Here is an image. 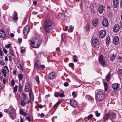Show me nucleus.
Returning <instances> with one entry per match:
<instances>
[{
    "label": "nucleus",
    "mask_w": 122,
    "mask_h": 122,
    "mask_svg": "<svg viewBox=\"0 0 122 122\" xmlns=\"http://www.w3.org/2000/svg\"><path fill=\"white\" fill-rule=\"evenodd\" d=\"M17 16L18 14L17 12L15 11H14L13 14V19L15 20H18V17Z\"/></svg>",
    "instance_id": "nucleus-20"
},
{
    "label": "nucleus",
    "mask_w": 122,
    "mask_h": 122,
    "mask_svg": "<svg viewBox=\"0 0 122 122\" xmlns=\"http://www.w3.org/2000/svg\"><path fill=\"white\" fill-rule=\"evenodd\" d=\"M98 21V20L97 19H94L92 22L93 25L94 26L96 27L97 24V22Z\"/></svg>",
    "instance_id": "nucleus-24"
},
{
    "label": "nucleus",
    "mask_w": 122,
    "mask_h": 122,
    "mask_svg": "<svg viewBox=\"0 0 122 122\" xmlns=\"http://www.w3.org/2000/svg\"><path fill=\"white\" fill-rule=\"evenodd\" d=\"M104 85L105 87V91H107V82H105L104 83Z\"/></svg>",
    "instance_id": "nucleus-31"
},
{
    "label": "nucleus",
    "mask_w": 122,
    "mask_h": 122,
    "mask_svg": "<svg viewBox=\"0 0 122 122\" xmlns=\"http://www.w3.org/2000/svg\"><path fill=\"white\" fill-rule=\"evenodd\" d=\"M55 73L54 72H51L48 75V78L50 80H52L54 79L55 77Z\"/></svg>",
    "instance_id": "nucleus-8"
},
{
    "label": "nucleus",
    "mask_w": 122,
    "mask_h": 122,
    "mask_svg": "<svg viewBox=\"0 0 122 122\" xmlns=\"http://www.w3.org/2000/svg\"><path fill=\"white\" fill-rule=\"evenodd\" d=\"M95 114L96 116L97 117H99L100 114V113H99L97 111L96 112Z\"/></svg>",
    "instance_id": "nucleus-51"
},
{
    "label": "nucleus",
    "mask_w": 122,
    "mask_h": 122,
    "mask_svg": "<svg viewBox=\"0 0 122 122\" xmlns=\"http://www.w3.org/2000/svg\"><path fill=\"white\" fill-rule=\"evenodd\" d=\"M118 61L120 62H122V57L121 56H119L118 57Z\"/></svg>",
    "instance_id": "nucleus-45"
},
{
    "label": "nucleus",
    "mask_w": 122,
    "mask_h": 122,
    "mask_svg": "<svg viewBox=\"0 0 122 122\" xmlns=\"http://www.w3.org/2000/svg\"><path fill=\"white\" fill-rule=\"evenodd\" d=\"M98 59L100 63L103 66L106 64L105 59L103 58V56L102 55H101L99 57Z\"/></svg>",
    "instance_id": "nucleus-5"
},
{
    "label": "nucleus",
    "mask_w": 122,
    "mask_h": 122,
    "mask_svg": "<svg viewBox=\"0 0 122 122\" xmlns=\"http://www.w3.org/2000/svg\"><path fill=\"white\" fill-rule=\"evenodd\" d=\"M30 31L29 26L27 25L24 28L23 33L25 35H27Z\"/></svg>",
    "instance_id": "nucleus-11"
},
{
    "label": "nucleus",
    "mask_w": 122,
    "mask_h": 122,
    "mask_svg": "<svg viewBox=\"0 0 122 122\" xmlns=\"http://www.w3.org/2000/svg\"><path fill=\"white\" fill-rule=\"evenodd\" d=\"M120 84L118 83H114L112 85L113 89L115 91L119 90L120 89Z\"/></svg>",
    "instance_id": "nucleus-6"
},
{
    "label": "nucleus",
    "mask_w": 122,
    "mask_h": 122,
    "mask_svg": "<svg viewBox=\"0 0 122 122\" xmlns=\"http://www.w3.org/2000/svg\"><path fill=\"white\" fill-rule=\"evenodd\" d=\"M15 83L14 80V79H12L11 80V85L12 86H14V85L15 84Z\"/></svg>",
    "instance_id": "nucleus-41"
},
{
    "label": "nucleus",
    "mask_w": 122,
    "mask_h": 122,
    "mask_svg": "<svg viewBox=\"0 0 122 122\" xmlns=\"http://www.w3.org/2000/svg\"><path fill=\"white\" fill-rule=\"evenodd\" d=\"M6 36L4 31L2 29L0 30V37L1 38H4Z\"/></svg>",
    "instance_id": "nucleus-15"
},
{
    "label": "nucleus",
    "mask_w": 122,
    "mask_h": 122,
    "mask_svg": "<svg viewBox=\"0 0 122 122\" xmlns=\"http://www.w3.org/2000/svg\"><path fill=\"white\" fill-rule=\"evenodd\" d=\"M10 117L12 119H14L16 116V113H14L13 114H10L9 115Z\"/></svg>",
    "instance_id": "nucleus-26"
},
{
    "label": "nucleus",
    "mask_w": 122,
    "mask_h": 122,
    "mask_svg": "<svg viewBox=\"0 0 122 122\" xmlns=\"http://www.w3.org/2000/svg\"><path fill=\"white\" fill-rule=\"evenodd\" d=\"M104 9V7L103 5H100L98 9V10L99 13L100 14H102L103 12Z\"/></svg>",
    "instance_id": "nucleus-12"
},
{
    "label": "nucleus",
    "mask_w": 122,
    "mask_h": 122,
    "mask_svg": "<svg viewBox=\"0 0 122 122\" xmlns=\"http://www.w3.org/2000/svg\"><path fill=\"white\" fill-rule=\"evenodd\" d=\"M65 16L64 15L61 13L58 14V17L60 20H63L65 17Z\"/></svg>",
    "instance_id": "nucleus-19"
},
{
    "label": "nucleus",
    "mask_w": 122,
    "mask_h": 122,
    "mask_svg": "<svg viewBox=\"0 0 122 122\" xmlns=\"http://www.w3.org/2000/svg\"><path fill=\"white\" fill-rule=\"evenodd\" d=\"M4 54L2 51V50L0 48V56H3Z\"/></svg>",
    "instance_id": "nucleus-37"
},
{
    "label": "nucleus",
    "mask_w": 122,
    "mask_h": 122,
    "mask_svg": "<svg viewBox=\"0 0 122 122\" xmlns=\"http://www.w3.org/2000/svg\"><path fill=\"white\" fill-rule=\"evenodd\" d=\"M116 57V56L115 55L114 53L112 54L110 57L111 61H114L115 60Z\"/></svg>",
    "instance_id": "nucleus-23"
},
{
    "label": "nucleus",
    "mask_w": 122,
    "mask_h": 122,
    "mask_svg": "<svg viewBox=\"0 0 122 122\" xmlns=\"http://www.w3.org/2000/svg\"><path fill=\"white\" fill-rule=\"evenodd\" d=\"M64 85L66 87L69 85V84L67 82H65L64 83Z\"/></svg>",
    "instance_id": "nucleus-56"
},
{
    "label": "nucleus",
    "mask_w": 122,
    "mask_h": 122,
    "mask_svg": "<svg viewBox=\"0 0 122 122\" xmlns=\"http://www.w3.org/2000/svg\"><path fill=\"white\" fill-rule=\"evenodd\" d=\"M3 51L6 54L7 53V51L6 49L5 48L3 49Z\"/></svg>",
    "instance_id": "nucleus-58"
},
{
    "label": "nucleus",
    "mask_w": 122,
    "mask_h": 122,
    "mask_svg": "<svg viewBox=\"0 0 122 122\" xmlns=\"http://www.w3.org/2000/svg\"><path fill=\"white\" fill-rule=\"evenodd\" d=\"M106 34V31L104 30H102L99 31V35L100 37L102 38L105 36Z\"/></svg>",
    "instance_id": "nucleus-7"
},
{
    "label": "nucleus",
    "mask_w": 122,
    "mask_h": 122,
    "mask_svg": "<svg viewBox=\"0 0 122 122\" xmlns=\"http://www.w3.org/2000/svg\"><path fill=\"white\" fill-rule=\"evenodd\" d=\"M20 114L24 116H27L29 115V114H27V113L22 110H20Z\"/></svg>",
    "instance_id": "nucleus-21"
},
{
    "label": "nucleus",
    "mask_w": 122,
    "mask_h": 122,
    "mask_svg": "<svg viewBox=\"0 0 122 122\" xmlns=\"http://www.w3.org/2000/svg\"><path fill=\"white\" fill-rule=\"evenodd\" d=\"M69 66L71 68H73L74 67V65L73 63H70L69 64Z\"/></svg>",
    "instance_id": "nucleus-48"
},
{
    "label": "nucleus",
    "mask_w": 122,
    "mask_h": 122,
    "mask_svg": "<svg viewBox=\"0 0 122 122\" xmlns=\"http://www.w3.org/2000/svg\"><path fill=\"white\" fill-rule=\"evenodd\" d=\"M17 87L18 86L17 85H15L14 87V91L15 92H17Z\"/></svg>",
    "instance_id": "nucleus-50"
},
{
    "label": "nucleus",
    "mask_w": 122,
    "mask_h": 122,
    "mask_svg": "<svg viewBox=\"0 0 122 122\" xmlns=\"http://www.w3.org/2000/svg\"><path fill=\"white\" fill-rule=\"evenodd\" d=\"M38 13L37 12H36L35 11H33L32 12V14L34 15H36V14Z\"/></svg>",
    "instance_id": "nucleus-61"
},
{
    "label": "nucleus",
    "mask_w": 122,
    "mask_h": 122,
    "mask_svg": "<svg viewBox=\"0 0 122 122\" xmlns=\"http://www.w3.org/2000/svg\"><path fill=\"white\" fill-rule=\"evenodd\" d=\"M22 97L24 100H25L26 97V95L24 93H23L22 94Z\"/></svg>",
    "instance_id": "nucleus-43"
},
{
    "label": "nucleus",
    "mask_w": 122,
    "mask_h": 122,
    "mask_svg": "<svg viewBox=\"0 0 122 122\" xmlns=\"http://www.w3.org/2000/svg\"><path fill=\"white\" fill-rule=\"evenodd\" d=\"M9 70L8 67L5 66H4V68L2 70V73H8L9 72Z\"/></svg>",
    "instance_id": "nucleus-18"
},
{
    "label": "nucleus",
    "mask_w": 122,
    "mask_h": 122,
    "mask_svg": "<svg viewBox=\"0 0 122 122\" xmlns=\"http://www.w3.org/2000/svg\"><path fill=\"white\" fill-rule=\"evenodd\" d=\"M19 90L20 92H21L22 88V87L21 85H19Z\"/></svg>",
    "instance_id": "nucleus-52"
},
{
    "label": "nucleus",
    "mask_w": 122,
    "mask_h": 122,
    "mask_svg": "<svg viewBox=\"0 0 122 122\" xmlns=\"http://www.w3.org/2000/svg\"><path fill=\"white\" fill-rule=\"evenodd\" d=\"M72 95H73L74 96L73 97H76V93L75 92H72Z\"/></svg>",
    "instance_id": "nucleus-57"
},
{
    "label": "nucleus",
    "mask_w": 122,
    "mask_h": 122,
    "mask_svg": "<svg viewBox=\"0 0 122 122\" xmlns=\"http://www.w3.org/2000/svg\"><path fill=\"white\" fill-rule=\"evenodd\" d=\"M119 38L118 36H116L115 37L113 40L114 44L115 45H117L118 44Z\"/></svg>",
    "instance_id": "nucleus-16"
},
{
    "label": "nucleus",
    "mask_w": 122,
    "mask_h": 122,
    "mask_svg": "<svg viewBox=\"0 0 122 122\" xmlns=\"http://www.w3.org/2000/svg\"><path fill=\"white\" fill-rule=\"evenodd\" d=\"M54 96L56 97H58L59 96V93L58 92H55L54 94Z\"/></svg>",
    "instance_id": "nucleus-42"
},
{
    "label": "nucleus",
    "mask_w": 122,
    "mask_h": 122,
    "mask_svg": "<svg viewBox=\"0 0 122 122\" xmlns=\"http://www.w3.org/2000/svg\"><path fill=\"white\" fill-rule=\"evenodd\" d=\"M118 74L120 76H122V70L119 69L118 71Z\"/></svg>",
    "instance_id": "nucleus-32"
},
{
    "label": "nucleus",
    "mask_w": 122,
    "mask_h": 122,
    "mask_svg": "<svg viewBox=\"0 0 122 122\" xmlns=\"http://www.w3.org/2000/svg\"><path fill=\"white\" fill-rule=\"evenodd\" d=\"M0 63L1 65L2 66H4L5 65L4 62L3 61H0Z\"/></svg>",
    "instance_id": "nucleus-54"
},
{
    "label": "nucleus",
    "mask_w": 122,
    "mask_h": 122,
    "mask_svg": "<svg viewBox=\"0 0 122 122\" xmlns=\"http://www.w3.org/2000/svg\"><path fill=\"white\" fill-rule=\"evenodd\" d=\"M30 91L29 93L30 98V99H31V97L32 95V91L31 89L30 90Z\"/></svg>",
    "instance_id": "nucleus-53"
},
{
    "label": "nucleus",
    "mask_w": 122,
    "mask_h": 122,
    "mask_svg": "<svg viewBox=\"0 0 122 122\" xmlns=\"http://www.w3.org/2000/svg\"><path fill=\"white\" fill-rule=\"evenodd\" d=\"M36 80L37 82L38 83H40V81L39 80V77L38 75H36Z\"/></svg>",
    "instance_id": "nucleus-34"
},
{
    "label": "nucleus",
    "mask_w": 122,
    "mask_h": 122,
    "mask_svg": "<svg viewBox=\"0 0 122 122\" xmlns=\"http://www.w3.org/2000/svg\"><path fill=\"white\" fill-rule=\"evenodd\" d=\"M113 16V14L112 13H110L109 14V17H111Z\"/></svg>",
    "instance_id": "nucleus-59"
},
{
    "label": "nucleus",
    "mask_w": 122,
    "mask_h": 122,
    "mask_svg": "<svg viewBox=\"0 0 122 122\" xmlns=\"http://www.w3.org/2000/svg\"><path fill=\"white\" fill-rule=\"evenodd\" d=\"M95 97L98 101H102L104 98V94L101 91H97L96 92Z\"/></svg>",
    "instance_id": "nucleus-3"
},
{
    "label": "nucleus",
    "mask_w": 122,
    "mask_h": 122,
    "mask_svg": "<svg viewBox=\"0 0 122 122\" xmlns=\"http://www.w3.org/2000/svg\"><path fill=\"white\" fill-rule=\"evenodd\" d=\"M70 30H72L74 29V26L72 25H70Z\"/></svg>",
    "instance_id": "nucleus-60"
},
{
    "label": "nucleus",
    "mask_w": 122,
    "mask_h": 122,
    "mask_svg": "<svg viewBox=\"0 0 122 122\" xmlns=\"http://www.w3.org/2000/svg\"><path fill=\"white\" fill-rule=\"evenodd\" d=\"M28 41L29 44L34 48H38L40 45L39 40L36 37H33L31 40H29Z\"/></svg>",
    "instance_id": "nucleus-2"
},
{
    "label": "nucleus",
    "mask_w": 122,
    "mask_h": 122,
    "mask_svg": "<svg viewBox=\"0 0 122 122\" xmlns=\"http://www.w3.org/2000/svg\"><path fill=\"white\" fill-rule=\"evenodd\" d=\"M14 113H16L15 112V110L14 109H12L10 110L9 112V115L10 114H13Z\"/></svg>",
    "instance_id": "nucleus-29"
},
{
    "label": "nucleus",
    "mask_w": 122,
    "mask_h": 122,
    "mask_svg": "<svg viewBox=\"0 0 122 122\" xmlns=\"http://www.w3.org/2000/svg\"><path fill=\"white\" fill-rule=\"evenodd\" d=\"M92 46L96 47L99 44V42L96 37H94L92 39Z\"/></svg>",
    "instance_id": "nucleus-4"
},
{
    "label": "nucleus",
    "mask_w": 122,
    "mask_h": 122,
    "mask_svg": "<svg viewBox=\"0 0 122 122\" xmlns=\"http://www.w3.org/2000/svg\"><path fill=\"white\" fill-rule=\"evenodd\" d=\"M61 102H62L60 101H58L57 103L54 105V108H56L58 105L61 103Z\"/></svg>",
    "instance_id": "nucleus-27"
},
{
    "label": "nucleus",
    "mask_w": 122,
    "mask_h": 122,
    "mask_svg": "<svg viewBox=\"0 0 122 122\" xmlns=\"http://www.w3.org/2000/svg\"><path fill=\"white\" fill-rule=\"evenodd\" d=\"M28 116L26 118V119L29 122H30L31 121L30 117L29 116V114L28 115Z\"/></svg>",
    "instance_id": "nucleus-39"
},
{
    "label": "nucleus",
    "mask_w": 122,
    "mask_h": 122,
    "mask_svg": "<svg viewBox=\"0 0 122 122\" xmlns=\"http://www.w3.org/2000/svg\"><path fill=\"white\" fill-rule=\"evenodd\" d=\"M110 112L106 113L104 115L103 117V119L104 121L108 120L111 117Z\"/></svg>",
    "instance_id": "nucleus-9"
},
{
    "label": "nucleus",
    "mask_w": 122,
    "mask_h": 122,
    "mask_svg": "<svg viewBox=\"0 0 122 122\" xmlns=\"http://www.w3.org/2000/svg\"><path fill=\"white\" fill-rule=\"evenodd\" d=\"M94 3H92L90 6V8L91 10L94 9Z\"/></svg>",
    "instance_id": "nucleus-35"
},
{
    "label": "nucleus",
    "mask_w": 122,
    "mask_h": 122,
    "mask_svg": "<svg viewBox=\"0 0 122 122\" xmlns=\"http://www.w3.org/2000/svg\"><path fill=\"white\" fill-rule=\"evenodd\" d=\"M77 56H76L75 55L73 56L74 58V61L75 62H76L77 61V60L76 59Z\"/></svg>",
    "instance_id": "nucleus-44"
},
{
    "label": "nucleus",
    "mask_w": 122,
    "mask_h": 122,
    "mask_svg": "<svg viewBox=\"0 0 122 122\" xmlns=\"http://www.w3.org/2000/svg\"><path fill=\"white\" fill-rule=\"evenodd\" d=\"M110 40V37L108 36L106 38V43L108 45L109 44Z\"/></svg>",
    "instance_id": "nucleus-30"
},
{
    "label": "nucleus",
    "mask_w": 122,
    "mask_h": 122,
    "mask_svg": "<svg viewBox=\"0 0 122 122\" xmlns=\"http://www.w3.org/2000/svg\"><path fill=\"white\" fill-rule=\"evenodd\" d=\"M111 117H112V118L113 119H115L116 118V114L114 112H110Z\"/></svg>",
    "instance_id": "nucleus-22"
},
{
    "label": "nucleus",
    "mask_w": 122,
    "mask_h": 122,
    "mask_svg": "<svg viewBox=\"0 0 122 122\" xmlns=\"http://www.w3.org/2000/svg\"><path fill=\"white\" fill-rule=\"evenodd\" d=\"M44 26L45 30L47 33L50 32L53 29V22L50 19L46 20L45 22Z\"/></svg>",
    "instance_id": "nucleus-1"
},
{
    "label": "nucleus",
    "mask_w": 122,
    "mask_h": 122,
    "mask_svg": "<svg viewBox=\"0 0 122 122\" xmlns=\"http://www.w3.org/2000/svg\"><path fill=\"white\" fill-rule=\"evenodd\" d=\"M18 78L19 80H22L23 78L22 75L21 74H19L18 75Z\"/></svg>",
    "instance_id": "nucleus-36"
},
{
    "label": "nucleus",
    "mask_w": 122,
    "mask_h": 122,
    "mask_svg": "<svg viewBox=\"0 0 122 122\" xmlns=\"http://www.w3.org/2000/svg\"><path fill=\"white\" fill-rule=\"evenodd\" d=\"M120 6L121 8H122V0H121L120 1Z\"/></svg>",
    "instance_id": "nucleus-64"
},
{
    "label": "nucleus",
    "mask_w": 122,
    "mask_h": 122,
    "mask_svg": "<svg viewBox=\"0 0 122 122\" xmlns=\"http://www.w3.org/2000/svg\"><path fill=\"white\" fill-rule=\"evenodd\" d=\"M10 44H8L5 46V47L7 48H10Z\"/></svg>",
    "instance_id": "nucleus-55"
},
{
    "label": "nucleus",
    "mask_w": 122,
    "mask_h": 122,
    "mask_svg": "<svg viewBox=\"0 0 122 122\" xmlns=\"http://www.w3.org/2000/svg\"><path fill=\"white\" fill-rule=\"evenodd\" d=\"M29 84H27L25 86V90L26 92H28L29 90V86H28Z\"/></svg>",
    "instance_id": "nucleus-25"
},
{
    "label": "nucleus",
    "mask_w": 122,
    "mask_h": 122,
    "mask_svg": "<svg viewBox=\"0 0 122 122\" xmlns=\"http://www.w3.org/2000/svg\"><path fill=\"white\" fill-rule=\"evenodd\" d=\"M110 73L109 72L106 76V79L107 81H109V80L110 77Z\"/></svg>",
    "instance_id": "nucleus-28"
},
{
    "label": "nucleus",
    "mask_w": 122,
    "mask_h": 122,
    "mask_svg": "<svg viewBox=\"0 0 122 122\" xmlns=\"http://www.w3.org/2000/svg\"><path fill=\"white\" fill-rule=\"evenodd\" d=\"M120 28V27L119 24H116L114 26L113 30L114 32H117L119 30Z\"/></svg>",
    "instance_id": "nucleus-10"
},
{
    "label": "nucleus",
    "mask_w": 122,
    "mask_h": 122,
    "mask_svg": "<svg viewBox=\"0 0 122 122\" xmlns=\"http://www.w3.org/2000/svg\"><path fill=\"white\" fill-rule=\"evenodd\" d=\"M10 53L12 56H14V54L13 53V51L12 49H9Z\"/></svg>",
    "instance_id": "nucleus-38"
},
{
    "label": "nucleus",
    "mask_w": 122,
    "mask_h": 122,
    "mask_svg": "<svg viewBox=\"0 0 122 122\" xmlns=\"http://www.w3.org/2000/svg\"><path fill=\"white\" fill-rule=\"evenodd\" d=\"M45 67V66L43 65H41L39 66V68L41 69L44 68Z\"/></svg>",
    "instance_id": "nucleus-49"
},
{
    "label": "nucleus",
    "mask_w": 122,
    "mask_h": 122,
    "mask_svg": "<svg viewBox=\"0 0 122 122\" xmlns=\"http://www.w3.org/2000/svg\"><path fill=\"white\" fill-rule=\"evenodd\" d=\"M70 103L71 106L73 107H76L77 105V103L75 100H70Z\"/></svg>",
    "instance_id": "nucleus-13"
},
{
    "label": "nucleus",
    "mask_w": 122,
    "mask_h": 122,
    "mask_svg": "<svg viewBox=\"0 0 122 122\" xmlns=\"http://www.w3.org/2000/svg\"><path fill=\"white\" fill-rule=\"evenodd\" d=\"M19 66H18L19 67V68L21 70H23V67L22 66L21 64H19Z\"/></svg>",
    "instance_id": "nucleus-46"
},
{
    "label": "nucleus",
    "mask_w": 122,
    "mask_h": 122,
    "mask_svg": "<svg viewBox=\"0 0 122 122\" xmlns=\"http://www.w3.org/2000/svg\"><path fill=\"white\" fill-rule=\"evenodd\" d=\"M102 24L105 27H107L108 26V23L107 19L105 18L103 20Z\"/></svg>",
    "instance_id": "nucleus-14"
},
{
    "label": "nucleus",
    "mask_w": 122,
    "mask_h": 122,
    "mask_svg": "<svg viewBox=\"0 0 122 122\" xmlns=\"http://www.w3.org/2000/svg\"><path fill=\"white\" fill-rule=\"evenodd\" d=\"M113 3L115 8H117L119 5L118 0H113Z\"/></svg>",
    "instance_id": "nucleus-17"
},
{
    "label": "nucleus",
    "mask_w": 122,
    "mask_h": 122,
    "mask_svg": "<svg viewBox=\"0 0 122 122\" xmlns=\"http://www.w3.org/2000/svg\"><path fill=\"white\" fill-rule=\"evenodd\" d=\"M64 93H62L60 94H59V96L61 97H62L64 96Z\"/></svg>",
    "instance_id": "nucleus-62"
},
{
    "label": "nucleus",
    "mask_w": 122,
    "mask_h": 122,
    "mask_svg": "<svg viewBox=\"0 0 122 122\" xmlns=\"http://www.w3.org/2000/svg\"><path fill=\"white\" fill-rule=\"evenodd\" d=\"M89 26L87 25H86V31H87L89 30Z\"/></svg>",
    "instance_id": "nucleus-47"
},
{
    "label": "nucleus",
    "mask_w": 122,
    "mask_h": 122,
    "mask_svg": "<svg viewBox=\"0 0 122 122\" xmlns=\"http://www.w3.org/2000/svg\"><path fill=\"white\" fill-rule=\"evenodd\" d=\"M44 116V114L43 113H41V115L40 116L41 118L43 117Z\"/></svg>",
    "instance_id": "nucleus-63"
},
{
    "label": "nucleus",
    "mask_w": 122,
    "mask_h": 122,
    "mask_svg": "<svg viewBox=\"0 0 122 122\" xmlns=\"http://www.w3.org/2000/svg\"><path fill=\"white\" fill-rule=\"evenodd\" d=\"M21 106L23 107H24L25 106L26 103L24 102V100H22L21 101Z\"/></svg>",
    "instance_id": "nucleus-33"
},
{
    "label": "nucleus",
    "mask_w": 122,
    "mask_h": 122,
    "mask_svg": "<svg viewBox=\"0 0 122 122\" xmlns=\"http://www.w3.org/2000/svg\"><path fill=\"white\" fill-rule=\"evenodd\" d=\"M93 117V115L92 114H90L87 117V119L88 120L91 119Z\"/></svg>",
    "instance_id": "nucleus-40"
}]
</instances>
